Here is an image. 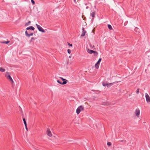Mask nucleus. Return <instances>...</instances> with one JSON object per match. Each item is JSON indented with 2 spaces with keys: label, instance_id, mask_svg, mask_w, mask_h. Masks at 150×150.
<instances>
[{
  "label": "nucleus",
  "instance_id": "25",
  "mask_svg": "<svg viewBox=\"0 0 150 150\" xmlns=\"http://www.w3.org/2000/svg\"><path fill=\"white\" fill-rule=\"evenodd\" d=\"M57 82L59 83V84H62V83L61 82H60L59 80H57Z\"/></svg>",
  "mask_w": 150,
  "mask_h": 150
},
{
  "label": "nucleus",
  "instance_id": "31",
  "mask_svg": "<svg viewBox=\"0 0 150 150\" xmlns=\"http://www.w3.org/2000/svg\"><path fill=\"white\" fill-rule=\"evenodd\" d=\"M60 79H62V81H63V80H64V79H64V78H62V77H60Z\"/></svg>",
  "mask_w": 150,
  "mask_h": 150
},
{
  "label": "nucleus",
  "instance_id": "33",
  "mask_svg": "<svg viewBox=\"0 0 150 150\" xmlns=\"http://www.w3.org/2000/svg\"><path fill=\"white\" fill-rule=\"evenodd\" d=\"M25 126V127L26 129L28 131V128H27V125H26V126Z\"/></svg>",
  "mask_w": 150,
  "mask_h": 150
},
{
  "label": "nucleus",
  "instance_id": "1",
  "mask_svg": "<svg viewBox=\"0 0 150 150\" xmlns=\"http://www.w3.org/2000/svg\"><path fill=\"white\" fill-rule=\"evenodd\" d=\"M5 76L8 79L10 80L11 81V83L12 84L14 83L10 75V74L9 72H7L5 74Z\"/></svg>",
  "mask_w": 150,
  "mask_h": 150
},
{
  "label": "nucleus",
  "instance_id": "24",
  "mask_svg": "<svg viewBox=\"0 0 150 150\" xmlns=\"http://www.w3.org/2000/svg\"><path fill=\"white\" fill-rule=\"evenodd\" d=\"M33 34V33H30L29 34L28 37H30L31 36H32Z\"/></svg>",
  "mask_w": 150,
  "mask_h": 150
},
{
  "label": "nucleus",
  "instance_id": "6",
  "mask_svg": "<svg viewBox=\"0 0 150 150\" xmlns=\"http://www.w3.org/2000/svg\"><path fill=\"white\" fill-rule=\"evenodd\" d=\"M47 135L50 137L52 136V134L50 131V129L48 128L47 129Z\"/></svg>",
  "mask_w": 150,
  "mask_h": 150
},
{
  "label": "nucleus",
  "instance_id": "19",
  "mask_svg": "<svg viewBox=\"0 0 150 150\" xmlns=\"http://www.w3.org/2000/svg\"><path fill=\"white\" fill-rule=\"evenodd\" d=\"M31 23V21H29L28 23H26L25 24V26H27L30 23Z\"/></svg>",
  "mask_w": 150,
  "mask_h": 150
},
{
  "label": "nucleus",
  "instance_id": "23",
  "mask_svg": "<svg viewBox=\"0 0 150 150\" xmlns=\"http://www.w3.org/2000/svg\"><path fill=\"white\" fill-rule=\"evenodd\" d=\"M25 34L26 36L28 37V35H29V33H28V32L27 31H25Z\"/></svg>",
  "mask_w": 150,
  "mask_h": 150
},
{
  "label": "nucleus",
  "instance_id": "15",
  "mask_svg": "<svg viewBox=\"0 0 150 150\" xmlns=\"http://www.w3.org/2000/svg\"><path fill=\"white\" fill-rule=\"evenodd\" d=\"M107 82H103L102 83V84L103 86H106L107 84Z\"/></svg>",
  "mask_w": 150,
  "mask_h": 150
},
{
  "label": "nucleus",
  "instance_id": "28",
  "mask_svg": "<svg viewBox=\"0 0 150 150\" xmlns=\"http://www.w3.org/2000/svg\"><path fill=\"white\" fill-rule=\"evenodd\" d=\"M136 93L137 94H138L139 93V89L138 88L136 91Z\"/></svg>",
  "mask_w": 150,
  "mask_h": 150
},
{
  "label": "nucleus",
  "instance_id": "20",
  "mask_svg": "<svg viewBox=\"0 0 150 150\" xmlns=\"http://www.w3.org/2000/svg\"><path fill=\"white\" fill-rule=\"evenodd\" d=\"M101 59H102L101 58H100L98 60L97 62V64H100V63L101 61Z\"/></svg>",
  "mask_w": 150,
  "mask_h": 150
},
{
  "label": "nucleus",
  "instance_id": "8",
  "mask_svg": "<svg viewBox=\"0 0 150 150\" xmlns=\"http://www.w3.org/2000/svg\"><path fill=\"white\" fill-rule=\"evenodd\" d=\"M26 29L27 30H34L35 29V28L31 26L28 27H27L26 28Z\"/></svg>",
  "mask_w": 150,
  "mask_h": 150
},
{
  "label": "nucleus",
  "instance_id": "34",
  "mask_svg": "<svg viewBox=\"0 0 150 150\" xmlns=\"http://www.w3.org/2000/svg\"><path fill=\"white\" fill-rule=\"evenodd\" d=\"M74 2L75 3H76V0H74Z\"/></svg>",
  "mask_w": 150,
  "mask_h": 150
},
{
  "label": "nucleus",
  "instance_id": "4",
  "mask_svg": "<svg viewBox=\"0 0 150 150\" xmlns=\"http://www.w3.org/2000/svg\"><path fill=\"white\" fill-rule=\"evenodd\" d=\"M135 113L136 116L138 117L139 116L140 111L139 108H137L135 111Z\"/></svg>",
  "mask_w": 150,
  "mask_h": 150
},
{
  "label": "nucleus",
  "instance_id": "32",
  "mask_svg": "<svg viewBox=\"0 0 150 150\" xmlns=\"http://www.w3.org/2000/svg\"><path fill=\"white\" fill-rule=\"evenodd\" d=\"M34 39H35L34 38L32 37L31 38V41H32V40H34Z\"/></svg>",
  "mask_w": 150,
  "mask_h": 150
},
{
  "label": "nucleus",
  "instance_id": "18",
  "mask_svg": "<svg viewBox=\"0 0 150 150\" xmlns=\"http://www.w3.org/2000/svg\"><path fill=\"white\" fill-rule=\"evenodd\" d=\"M9 42H10V41H4V42H1V43H4V44H7L9 43Z\"/></svg>",
  "mask_w": 150,
  "mask_h": 150
},
{
  "label": "nucleus",
  "instance_id": "21",
  "mask_svg": "<svg viewBox=\"0 0 150 150\" xmlns=\"http://www.w3.org/2000/svg\"><path fill=\"white\" fill-rule=\"evenodd\" d=\"M94 54V55L95 56H97L98 55V53L97 52L94 51V52L93 53Z\"/></svg>",
  "mask_w": 150,
  "mask_h": 150
},
{
  "label": "nucleus",
  "instance_id": "16",
  "mask_svg": "<svg viewBox=\"0 0 150 150\" xmlns=\"http://www.w3.org/2000/svg\"><path fill=\"white\" fill-rule=\"evenodd\" d=\"M108 28L110 30H112V26H111V25H109V24H108Z\"/></svg>",
  "mask_w": 150,
  "mask_h": 150
},
{
  "label": "nucleus",
  "instance_id": "29",
  "mask_svg": "<svg viewBox=\"0 0 150 150\" xmlns=\"http://www.w3.org/2000/svg\"><path fill=\"white\" fill-rule=\"evenodd\" d=\"M120 141L121 142H124L125 143L126 142V140H120Z\"/></svg>",
  "mask_w": 150,
  "mask_h": 150
},
{
  "label": "nucleus",
  "instance_id": "12",
  "mask_svg": "<svg viewBox=\"0 0 150 150\" xmlns=\"http://www.w3.org/2000/svg\"><path fill=\"white\" fill-rule=\"evenodd\" d=\"M67 80L66 79H64V80L63 81V82H62V85L65 84L67 83Z\"/></svg>",
  "mask_w": 150,
  "mask_h": 150
},
{
  "label": "nucleus",
  "instance_id": "3",
  "mask_svg": "<svg viewBox=\"0 0 150 150\" xmlns=\"http://www.w3.org/2000/svg\"><path fill=\"white\" fill-rule=\"evenodd\" d=\"M36 25L37 26V28L39 31H41L42 33H45V32L44 29L40 25L36 24Z\"/></svg>",
  "mask_w": 150,
  "mask_h": 150
},
{
  "label": "nucleus",
  "instance_id": "14",
  "mask_svg": "<svg viewBox=\"0 0 150 150\" xmlns=\"http://www.w3.org/2000/svg\"><path fill=\"white\" fill-rule=\"evenodd\" d=\"M99 64H97L96 63L95 65V67L96 69H98L99 67Z\"/></svg>",
  "mask_w": 150,
  "mask_h": 150
},
{
  "label": "nucleus",
  "instance_id": "13",
  "mask_svg": "<svg viewBox=\"0 0 150 150\" xmlns=\"http://www.w3.org/2000/svg\"><path fill=\"white\" fill-rule=\"evenodd\" d=\"M5 69L2 67H0V71L2 72H4L5 71Z\"/></svg>",
  "mask_w": 150,
  "mask_h": 150
},
{
  "label": "nucleus",
  "instance_id": "7",
  "mask_svg": "<svg viewBox=\"0 0 150 150\" xmlns=\"http://www.w3.org/2000/svg\"><path fill=\"white\" fill-rule=\"evenodd\" d=\"M84 28L83 27L82 28V34L81 35V37H83L85 35V34L86 33V31L85 30H84Z\"/></svg>",
  "mask_w": 150,
  "mask_h": 150
},
{
  "label": "nucleus",
  "instance_id": "17",
  "mask_svg": "<svg viewBox=\"0 0 150 150\" xmlns=\"http://www.w3.org/2000/svg\"><path fill=\"white\" fill-rule=\"evenodd\" d=\"M23 120L24 123V124L25 126H26V125H27V123H26V122L25 120V119L24 118L23 119Z\"/></svg>",
  "mask_w": 150,
  "mask_h": 150
},
{
  "label": "nucleus",
  "instance_id": "36",
  "mask_svg": "<svg viewBox=\"0 0 150 150\" xmlns=\"http://www.w3.org/2000/svg\"><path fill=\"white\" fill-rule=\"evenodd\" d=\"M93 18H92V21L93 20Z\"/></svg>",
  "mask_w": 150,
  "mask_h": 150
},
{
  "label": "nucleus",
  "instance_id": "30",
  "mask_svg": "<svg viewBox=\"0 0 150 150\" xmlns=\"http://www.w3.org/2000/svg\"><path fill=\"white\" fill-rule=\"evenodd\" d=\"M68 45L69 46H71V47L72 46V44H70V43H68Z\"/></svg>",
  "mask_w": 150,
  "mask_h": 150
},
{
  "label": "nucleus",
  "instance_id": "10",
  "mask_svg": "<svg viewBox=\"0 0 150 150\" xmlns=\"http://www.w3.org/2000/svg\"><path fill=\"white\" fill-rule=\"evenodd\" d=\"M114 83V82L112 83H109L108 82L107 83V85H106L107 87H109L110 86H112V84Z\"/></svg>",
  "mask_w": 150,
  "mask_h": 150
},
{
  "label": "nucleus",
  "instance_id": "22",
  "mask_svg": "<svg viewBox=\"0 0 150 150\" xmlns=\"http://www.w3.org/2000/svg\"><path fill=\"white\" fill-rule=\"evenodd\" d=\"M107 145L109 146H111L112 144L110 142H108L107 144Z\"/></svg>",
  "mask_w": 150,
  "mask_h": 150
},
{
  "label": "nucleus",
  "instance_id": "11",
  "mask_svg": "<svg viewBox=\"0 0 150 150\" xmlns=\"http://www.w3.org/2000/svg\"><path fill=\"white\" fill-rule=\"evenodd\" d=\"M96 15V11H94L93 12H92L91 13V16L93 17L94 18L95 17Z\"/></svg>",
  "mask_w": 150,
  "mask_h": 150
},
{
  "label": "nucleus",
  "instance_id": "35",
  "mask_svg": "<svg viewBox=\"0 0 150 150\" xmlns=\"http://www.w3.org/2000/svg\"><path fill=\"white\" fill-rule=\"evenodd\" d=\"M88 8V6H87V7H86V9H87V8Z\"/></svg>",
  "mask_w": 150,
  "mask_h": 150
},
{
  "label": "nucleus",
  "instance_id": "27",
  "mask_svg": "<svg viewBox=\"0 0 150 150\" xmlns=\"http://www.w3.org/2000/svg\"><path fill=\"white\" fill-rule=\"evenodd\" d=\"M31 0V1L32 4L33 5L34 4H35V2L34 1V0Z\"/></svg>",
  "mask_w": 150,
  "mask_h": 150
},
{
  "label": "nucleus",
  "instance_id": "9",
  "mask_svg": "<svg viewBox=\"0 0 150 150\" xmlns=\"http://www.w3.org/2000/svg\"><path fill=\"white\" fill-rule=\"evenodd\" d=\"M87 52L90 54H92L94 52V51L92 50H89V49H87Z\"/></svg>",
  "mask_w": 150,
  "mask_h": 150
},
{
  "label": "nucleus",
  "instance_id": "26",
  "mask_svg": "<svg viewBox=\"0 0 150 150\" xmlns=\"http://www.w3.org/2000/svg\"><path fill=\"white\" fill-rule=\"evenodd\" d=\"M67 52L68 53L70 54L71 52V50L70 49H68L67 50Z\"/></svg>",
  "mask_w": 150,
  "mask_h": 150
},
{
  "label": "nucleus",
  "instance_id": "2",
  "mask_svg": "<svg viewBox=\"0 0 150 150\" xmlns=\"http://www.w3.org/2000/svg\"><path fill=\"white\" fill-rule=\"evenodd\" d=\"M84 110V107L82 105H81L78 107L76 110V112L77 114H79L80 112Z\"/></svg>",
  "mask_w": 150,
  "mask_h": 150
},
{
  "label": "nucleus",
  "instance_id": "5",
  "mask_svg": "<svg viewBox=\"0 0 150 150\" xmlns=\"http://www.w3.org/2000/svg\"><path fill=\"white\" fill-rule=\"evenodd\" d=\"M145 97L147 103H150V97L148 94L146 93H145Z\"/></svg>",
  "mask_w": 150,
  "mask_h": 150
}]
</instances>
